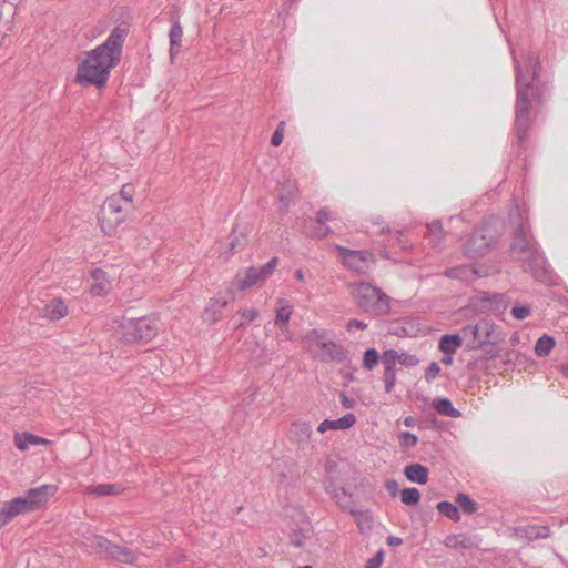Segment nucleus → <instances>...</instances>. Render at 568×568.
I'll list each match as a JSON object with an SVG mask.
<instances>
[{"label":"nucleus","mask_w":568,"mask_h":568,"mask_svg":"<svg viewBox=\"0 0 568 568\" xmlns=\"http://www.w3.org/2000/svg\"><path fill=\"white\" fill-rule=\"evenodd\" d=\"M126 36V28L118 26L102 44L87 52L85 59L78 65L75 82L97 87L104 85L110 71L120 62Z\"/></svg>","instance_id":"1"},{"label":"nucleus","mask_w":568,"mask_h":568,"mask_svg":"<svg viewBox=\"0 0 568 568\" xmlns=\"http://www.w3.org/2000/svg\"><path fill=\"white\" fill-rule=\"evenodd\" d=\"M516 73V104H515V130L517 140L523 143L530 128V108L531 101L538 98L537 89L534 83L537 79L538 57L534 52L525 55L527 75L523 67L514 57Z\"/></svg>","instance_id":"2"},{"label":"nucleus","mask_w":568,"mask_h":568,"mask_svg":"<svg viewBox=\"0 0 568 568\" xmlns=\"http://www.w3.org/2000/svg\"><path fill=\"white\" fill-rule=\"evenodd\" d=\"M510 257L523 263L525 272H530L532 276L545 282L548 280L547 262L540 252L537 243L528 237V232L520 224L510 244Z\"/></svg>","instance_id":"3"},{"label":"nucleus","mask_w":568,"mask_h":568,"mask_svg":"<svg viewBox=\"0 0 568 568\" xmlns=\"http://www.w3.org/2000/svg\"><path fill=\"white\" fill-rule=\"evenodd\" d=\"M349 293L356 304L375 316L385 315L389 312V297L378 287L367 282H356L349 285Z\"/></svg>","instance_id":"4"},{"label":"nucleus","mask_w":568,"mask_h":568,"mask_svg":"<svg viewBox=\"0 0 568 568\" xmlns=\"http://www.w3.org/2000/svg\"><path fill=\"white\" fill-rule=\"evenodd\" d=\"M304 341L308 349L322 362L345 363L348 361L347 352L342 344L328 339L325 329L310 331Z\"/></svg>","instance_id":"5"},{"label":"nucleus","mask_w":568,"mask_h":568,"mask_svg":"<svg viewBox=\"0 0 568 568\" xmlns=\"http://www.w3.org/2000/svg\"><path fill=\"white\" fill-rule=\"evenodd\" d=\"M277 264L278 258L273 257L258 268L251 266L240 270L232 281V286L240 291H246L255 285L262 284L273 274Z\"/></svg>","instance_id":"6"},{"label":"nucleus","mask_w":568,"mask_h":568,"mask_svg":"<svg viewBox=\"0 0 568 568\" xmlns=\"http://www.w3.org/2000/svg\"><path fill=\"white\" fill-rule=\"evenodd\" d=\"M495 324L488 320H481L475 325L465 326L462 335L466 339V345L470 349H477L486 344L493 343Z\"/></svg>","instance_id":"7"},{"label":"nucleus","mask_w":568,"mask_h":568,"mask_svg":"<svg viewBox=\"0 0 568 568\" xmlns=\"http://www.w3.org/2000/svg\"><path fill=\"white\" fill-rule=\"evenodd\" d=\"M121 197H108L101 209L100 223L103 232L111 235L115 227L124 221V207Z\"/></svg>","instance_id":"8"},{"label":"nucleus","mask_w":568,"mask_h":568,"mask_svg":"<svg viewBox=\"0 0 568 568\" xmlns=\"http://www.w3.org/2000/svg\"><path fill=\"white\" fill-rule=\"evenodd\" d=\"M336 248L342 256L344 266L356 273H365L375 263L374 254L367 250L356 251L341 245H336Z\"/></svg>","instance_id":"9"},{"label":"nucleus","mask_w":568,"mask_h":568,"mask_svg":"<svg viewBox=\"0 0 568 568\" xmlns=\"http://www.w3.org/2000/svg\"><path fill=\"white\" fill-rule=\"evenodd\" d=\"M493 241V234L488 233L484 226L478 227L466 241L464 245V253L469 258L485 256L489 252Z\"/></svg>","instance_id":"10"},{"label":"nucleus","mask_w":568,"mask_h":568,"mask_svg":"<svg viewBox=\"0 0 568 568\" xmlns=\"http://www.w3.org/2000/svg\"><path fill=\"white\" fill-rule=\"evenodd\" d=\"M57 491V487L54 485H42L36 488H31L23 496L27 505L31 510H36L44 505L49 497L53 496Z\"/></svg>","instance_id":"11"},{"label":"nucleus","mask_w":568,"mask_h":568,"mask_svg":"<svg viewBox=\"0 0 568 568\" xmlns=\"http://www.w3.org/2000/svg\"><path fill=\"white\" fill-rule=\"evenodd\" d=\"M159 329L160 326L156 320L151 317H140L138 318L136 333L135 335H131V338H135V343H146L156 336Z\"/></svg>","instance_id":"12"},{"label":"nucleus","mask_w":568,"mask_h":568,"mask_svg":"<svg viewBox=\"0 0 568 568\" xmlns=\"http://www.w3.org/2000/svg\"><path fill=\"white\" fill-rule=\"evenodd\" d=\"M32 511L23 496L7 503L0 510V527L7 525L13 517Z\"/></svg>","instance_id":"13"},{"label":"nucleus","mask_w":568,"mask_h":568,"mask_svg":"<svg viewBox=\"0 0 568 568\" xmlns=\"http://www.w3.org/2000/svg\"><path fill=\"white\" fill-rule=\"evenodd\" d=\"M312 433V425L308 422L296 420L290 427L288 437L298 447L303 448L311 440Z\"/></svg>","instance_id":"14"},{"label":"nucleus","mask_w":568,"mask_h":568,"mask_svg":"<svg viewBox=\"0 0 568 568\" xmlns=\"http://www.w3.org/2000/svg\"><path fill=\"white\" fill-rule=\"evenodd\" d=\"M275 325L283 332L287 333V323L293 314V305L285 298H277L275 307Z\"/></svg>","instance_id":"15"},{"label":"nucleus","mask_w":568,"mask_h":568,"mask_svg":"<svg viewBox=\"0 0 568 568\" xmlns=\"http://www.w3.org/2000/svg\"><path fill=\"white\" fill-rule=\"evenodd\" d=\"M355 423L356 416L352 413H348L335 420L325 419L318 425L317 430L322 434L328 430H344L353 427Z\"/></svg>","instance_id":"16"},{"label":"nucleus","mask_w":568,"mask_h":568,"mask_svg":"<svg viewBox=\"0 0 568 568\" xmlns=\"http://www.w3.org/2000/svg\"><path fill=\"white\" fill-rule=\"evenodd\" d=\"M227 306V301L223 298H211L205 306L202 318L206 323H215L221 316L223 310Z\"/></svg>","instance_id":"17"},{"label":"nucleus","mask_w":568,"mask_h":568,"mask_svg":"<svg viewBox=\"0 0 568 568\" xmlns=\"http://www.w3.org/2000/svg\"><path fill=\"white\" fill-rule=\"evenodd\" d=\"M297 191V185L294 180L286 179L283 182L280 183L278 189V203H280V210L281 211H287L292 197Z\"/></svg>","instance_id":"18"},{"label":"nucleus","mask_w":568,"mask_h":568,"mask_svg":"<svg viewBox=\"0 0 568 568\" xmlns=\"http://www.w3.org/2000/svg\"><path fill=\"white\" fill-rule=\"evenodd\" d=\"M104 556L123 564H133L136 560V556L131 549L112 542H110Z\"/></svg>","instance_id":"19"},{"label":"nucleus","mask_w":568,"mask_h":568,"mask_svg":"<svg viewBox=\"0 0 568 568\" xmlns=\"http://www.w3.org/2000/svg\"><path fill=\"white\" fill-rule=\"evenodd\" d=\"M260 311L256 307L240 308L232 318L234 329L245 328L250 323L257 320Z\"/></svg>","instance_id":"20"},{"label":"nucleus","mask_w":568,"mask_h":568,"mask_svg":"<svg viewBox=\"0 0 568 568\" xmlns=\"http://www.w3.org/2000/svg\"><path fill=\"white\" fill-rule=\"evenodd\" d=\"M91 277L94 283L90 287V292L94 296H104L110 288L109 281L106 278V273L101 268H94L91 272Z\"/></svg>","instance_id":"21"},{"label":"nucleus","mask_w":568,"mask_h":568,"mask_svg":"<svg viewBox=\"0 0 568 568\" xmlns=\"http://www.w3.org/2000/svg\"><path fill=\"white\" fill-rule=\"evenodd\" d=\"M42 314L50 321H58L68 314V307L62 300L54 298L43 307Z\"/></svg>","instance_id":"22"},{"label":"nucleus","mask_w":568,"mask_h":568,"mask_svg":"<svg viewBox=\"0 0 568 568\" xmlns=\"http://www.w3.org/2000/svg\"><path fill=\"white\" fill-rule=\"evenodd\" d=\"M388 356L390 357V359L393 358V365L394 366L397 363H399L403 366L413 367V366H416L418 364V362H419L416 355H413V354H409V353H406V352L398 353L395 349H387V351H385L382 354V359H387Z\"/></svg>","instance_id":"23"},{"label":"nucleus","mask_w":568,"mask_h":568,"mask_svg":"<svg viewBox=\"0 0 568 568\" xmlns=\"http://www.w3.org/2000/svg\"><path fill=\"white\" fill-rule=\"evenodd\" d=\"M335 220H337V214L334 211L327 207L321 209L316 213V223L318 224V229L314 232L315 236L325 237L331 231L328 226H325V223Z\"/></svg>","instance_id":"24"},{"label":"nucleus","mask_w":568,"mask_h":568,"mask_svg":"<svg viewBox=\"0 0 568 568\" xmlns=\"http://www.w3.org/2000/svg\"><path fill=\"white\" fill-rule=\"evenodd\" d=\"M138 318H122L116 327V334L125 343H135V338H131V335L136 333Z\"/></svg>","instance_id":"25"},{"label":"nucleus","mask_w":568,"mask_h":568,"mask_svg":"<svg viewBox=\"0 0 568 568\" xmlns=\"http://www.w3.org/2000/svg\"><path fill=\"white\" fill-rule=\"evenodd\" d=\"M48 443V439L27 432L14 436V444L20 450H27L30 446L45 445Z\"/></svg>","instance_id":"26"},{"label":"nucleus","mask_w":568,"mask_h":568,"mask_svg":"<svg viewBox=\"0 0 568 568\" xmlns=\"http://www.w3.org/2000/svg\"><path fill=\"white\" fill-rule=\"evenodd\" d=\"M463 335L453 334V335H443L439 341V349L445 355H453L463 344Z\"/></svg>","instance_id":"27"},{"label":"nucleus","mask_w":568,"mask_h":568,"mask_svg":"<svg viewBox=\"0 0 568 568\" xmlns=\"http://www.w3.org/2000/svg\"><path fill=\"white\" fill-rule=\"evenodd\" d=\"M404 473L407 479L413 483L426 484L428 480V469L420 464L406 466Z\"/></svg>","instance_id":"28"},{"label":"nucleus","mask_w":568,"mask_h":568,"mask_svg":"<svg viewBox=\"0 0 568 568\" xmlns=\"http://www.w3.org/2000/svg\"><path fill=\"white\" fill-rule=\"evenodd\" d=\"M352 516L354 517L358 529L363 534H368L373 527V515L369 510H351Z\"/></svg>","instance_id":"29"},{"label":"nucleus","mask_w":568,"mask_h":568,"mask_svg":"<svg viewBox=\"0 0 568 568\" xmlns=\"http://www.w3.org/2000/svg\"><path fill=\"white\" fill-rule=\"evenodd\" d=\"M446 275L450 278H457L460 281L469 282L477 277V270L468 265H462L448 268L446 271Z\"/></svg>","instance_id":"30"},{"label":"nucleus","mask_w":568,"mask_h":568,"mask_svg":"<svg viewBox=\"0 0 568 568\" xmlns=\"http://www.w3.org/2000/svg\"><path fill=\"white\" fill-rule=\"evenodd\" d=\"M183 29L178 20L172 22V27L170 29L169 38H170V55L173 59L174 53L179 51L182 43Z\"/></svg>","instance_id":"31"},{"label":"nucleus","mask_w":568,"mask_h":568,"mask_svg":"<svg viewBox=\"0 0 568 568\" xmlns=\"http://www.w3.org/2000/svg\"><path fill=\"white\" fill-rule=\"evenodd\" d=\"M433 408L440 415L447 417H459L460 413L447 398H436L433 402Z\"/></svg>","instance_id":"32"},{"label":"nucleus","mask_w":568,"mask_h":568,"mask_svg":"<svg viewBox=\"0 0 568 568\" xmlns=\"http://www.w3.org/2000/svg\"><path fill=\"white\" fill-rule=\"evenodd\" d=\"M555 339L554 337L545 334L538 341L535 345V354L539 357H546L550 354L551 349L555 346Z\"/></svg>","instance_id":"33"},{"label":"nucleus","mask_w":568,"mask_h":568,"mask_svg":"<svg viewBox=\"0 0 568 568\" xmlns=\"http://www.w3.org/2000/svg\"><path fill=\"white\" fill-rule=\"evenodd\" d=\"M523 532L530 540L547 539L550 537L548 526H527L523 529Z\"/></svg>","instance_id":"34"},{"label":"nucleus","mask_w":568,"mask_h":568,"mask_svg":"<svg viewBox=\"0 0 568 568\" xmlns=\"http://www.w3.org/2000/svg\"><path fill=\"white\" fill-rule=\"evenodd\" d=\"M456 503L459 508L467 515H473L478 510V504L467 494L459 493L456 496Z\"/></svg>","instance_id":"35"},{"label":"nucleus","mask_w":568,"mask_h":568,"mask_svg":"<svg viewBox=\"0 0 568 568\" xmlns=\"http://www.w3.org/2000/svg\"><path fill=\"white\" fill-rule=\"evenodd\" d=\"M436 508L442 515L449 518L450 520L455 523L460 520V513L458 508L450 501H439L436 505Z\"/></svg>","instance_id":"36"},{"label":"nucleus","mask_w":568,"mask_h":568,"mask_svg":"<svg viewBox=\"0 0 568 568\" xmlns=\"http://www.w3.org/2000/svg\"><path fill=\"white\" fill-rule=\"evenodd\" d=\"M428 239L433 246H438L444 239V231L440 221H433L427 226Z\"/></svg>","instance_id":"37"},{"label":"nucleus","mask_w":568,"mask_h":568,"mask_svg":"<svg viewBox=\"0 0 568 568\" xmlns=\"http://www.w3.org/2000/svg\"><path fill=\"white\" fill-rule=\"evenodd\" d=\"M88 494L97 496H110L120 493V488L112 484H99L87 488Z\"/></svg>","instance_id":"38"},{"label":"nucleus","mask_w":568,"mask_h":568,"mask_svg":"<svg viewBox=\"0 0 568 568\" xmlns=\"http://www.w3.org/2000/svg\"><path fill=\"white\" fill-rule=\"evenodd\" d=\"M88 547L101 555L106 554L111 542L103 536H92L91 538H88Z\"/></svg>","instance_id":"39"},{"label":"nucleus","mask_w":568,"mask_h":568,"mask_svg":"<svg viewBox=\"0 0 568 568\" xmlns=\"http://www.w3.org/2000/svg\"><path fill=\"white\" fill-rule=\"evenodd\" d=\"M311 538V530L301 529L298 531H293L290 536V542L294 547L301 548L306 544V540Z\"/></svg>","instance_id":"40"},{"label":"nucleus","mask_w":568,"mask_h":568,"mask_svg":"<svg viewBox=\"0 0 568 568\" xmlns=\"http://www.w3.org/2000/svg\"><path fill=\"white\" fill-rule=\"evenodd\" d=\"M402 501L405 505H416L420 499V493L417 488H405L400 494Z\"/></svg>","instance_id":"41"},{"label":"nucleus","mask_w":568,"mask_h":568,"mask_svg":"<svg viewBox=\"0 0 568 568\" xmlns=\"http://www.w3.org/2000/svg\"><path fill=\"white\" fill-rule=\"evenodd\" d=\"M487 302L490 304L489 308L495 314H501L506 310V301L503 294H495L491 298H488Z\"/></svg>","instance_id":"42"},{"label":"nucleus","mask_w":568,"mask_h":568,"mask_svg":"<svg viewBox=\"0 0 568 568\" xmlns=\"http://www.w3.org/2000/svg\"><path fill=\"white\" fill-rule=\"evenodd\" d=\"M379 358L382 359V356H379L378 352L374 348H369L364 353L363 366L371 371L378 363Z\"/></svg>","instance_id":"43"},{"label":"nucleus","mask_w":568,"mask_h":568,"mask_svg":"<svg viewBox=\"0 0 568 568\" xmlns=\"http://www.w3.org/2000/svg\"><path fill=\"white\" fill-rule=\"evenodd\" d=\"M382 363L384 365V382H395L396 383V373H395V366L393 365V358L388 356L387 359H382Z\"/></svg>","instance_id":"44"},{"label":"nucleus","mask_w":568,"mask_h":568,"mask_svg":"<svg viewBox=\"0 0 568 568\" xmlns=\"http://www.w3.org/2000/svg\"><path fill=\"white\" fill-rule=\"evenodd\" d=\"M510 313L514 318L523 321L530 315L531 308L528 305L516 304L513 306Z\"/></svg>","instance_id":"45"},{"label":"nucleus","mask_w":568,"mask_h":568,"mask_svg":"<svg viewBox=\"0 0 568 568\" xmlns=\"http://www.w3.org/2000/svg\"><path fill=\"white\" fill-rule=\"evenodd\" d=\"M417 443H418L417 436L409 432H403L399 435V444L404 448H413L417 445Z\"/></svg>","instance_id":"46"},{"label":"nucleus","mask_w":568,"mask_h":568,"mask_svg":"<svg viewBox=\"0 0 568 568\" xmlns=\"http://www.w3.org/2000/svg\"><path fill=\"white\" fill-rule=\"evenodd\" d=\"M133 186L132 185H124L120 193L116 195L119 197H121V202H125L126 204H130L132 202V199H133Z\"/></svg>","instance_id":"47"},{"label":"nucleus","mask_w":568,"mask_h":568,"mask_svg":"<svg viewBox=\"0 0 568 568\" xmlns=\"http://www.w3.org/2000/svg\"><path fill=\"white\" fill-rule=\"evenodd\" d=\"M284 122H281L271 138V144L278 146L283 142L284 138Z\"/></svg>","instance_id":"48"},{"label":"nucleus","mask_w":568,"mask_h":568,"mask_svg":"<svg viewBox=\"0 0 568 568\" xmlns=\"http://www.w3.org/2000/svg\"><path fill=\"white\" fill-rule=\"evenodd\" d=\"M384 560V551L379 550L374 557L369 558L365 565V568H379Z\"/></svg>","instance_id":"49"},{"label":"nucleus","mask_w":568,"mask_h":568,"mask_svg":"<svg viewBox=\"0 0 568 568\" xmlns=\"http://www.w3.org/2000/svg\"><path fill=\"white\" fill-rule=\"evenodd\" d=\"M440 372V367L437 363L433 362L426 369V373H425V378L427 381H433L435 379L438 374Z\"/></svg>","instance_id":"50"},{"label":"nucleus","mask_w":568,"mask_h":568,"mask_svg":"<svg viewBox=\"0 0 568 568\" xmlns=\"http://www.w3.org/2000/svg\"><path fill=\"white\" fill-rule=\"evenodd\" d=\"M347 331L348 332H352L353 329H366L367 328V324L364 323L363 321H359V320H356V318H353L348 323H347V326H346Z\"/></svg>","instance_id":"51"},{"label":"nucleus","mask_w":568,"mask_h":568,"mask_svg":"<svg viewBox=\"0 0 568 568\" xmlns=\"http://www.w3.org/2000/svg\"><path fill=\"white\" fill-rule=\"evenodd\" d=\"M341 404L344 408H353L355 405V399L349 398L344 392L341 393Z\"/></svg>","instance_id":"52"},{"label":"nucleus","mask_w":568,"mask_h":568,"mask_svg":"<svg viewBox=\"0 0 568 568\" xmlns=\"http://www.w3.org/2000/svg\"><path fill=\"white\" fill-rule=\"evenodd\" d=\"M403 544V539L396 536H389L387 538L388 546H400Z\"/></svg>","instance_id":"53"},{"label":"nucleus","mask_w":568,"mask_h":568,"mask_svg":"<svg viewBox=\"0 0 568 568\" xmlns=\"http://www.w3.org/2000/svg\"><path fill=\"white\" fill-rule=\"evenodd\" d=\"M403 423H404V425H405L406 427H414V426H415V424H416V420H415V418H414V417H412V416H407V417H405V418H404Z\"/></svg>","instance_id":"54"},{"label":"nucleus","mask_w":568,"mask_h":568,"mask_svg":"<svg viewBox=\"0 0 568 568\" xmlns=\"http://www.w3.org/2000/svg\"><path fill=\"white\" fill-rule=\"evenodd\" d=\"M386 487L394 494L397 490V483L395 480H389L387 481Z\"/></svg>","instance_id":"55"},{"label":"nucleus","mask_w":568,"mask_h":568,"mask_svg":"<svg viewBox=\"0 0 568 568\" xmlns=\"http://www.w3.org/2000/svg\"><path fill=\"white\" fill-rule=\"evenodd\" d=\"M295 278L300 282H303L305 276H304V272L302 270H296L295 271Z\"/></svg>","instance_id":"56"},{"label":"nucleus","mask_w":568,"mask_h":568,"mask_svg":"<svg viewBox=\"0 0 568 568\" xmlns=\"http://www.w3.org/2000/svg\"><path fill=\"white\" fill-rule=\"evenodd\" d=\"M394 386H395V382H392V381L385 382V390L387 393H390L393 390Z\"/></svg>","instance_id":"57"},{"label":"nucleus","mask_w":568,"mask_h":568,"mask_svg":"<svg viewBox=\"0 0 568 568\" xmlns=\"http://www.w3.org/2000/svg\"><path fill=\"white\" fill-rule=\"evenodd\" d=\"M560 372H561V374H562L566 378H568V363H567V364L561 365V367H560Z\"/></svg>","instance_id":"58"},{"label":"nucleus","mask_w":568,"mask_h":568,"mask_svg":"<svg viewBox=\"0 0 568 568\" xmlns=\"http://www.w3.org/2000/svg\"><path fill=\"white\" fill-rule=\"evenodd\" d=\"M394 237L398 241V245H399L400 247H404V245H403V244H402V242H400L402 232L396 231V232L394 233Z\"/></svg>","instance_id":"59"},{"label":"nucleus","mask_w":568,"mask_h":568,"mask_svg":"<svg viewBox=\"0 0 568 568\" xmlns=\"http://www.w3.org/2000/svg\"><path fill=\"white\" fill-rule=\"evenodd\" d=\"M452 362H453L452 355H447L446 357L443 358L444 364H452Z\"/></svg>","instance_id":"60"}]
</instances>
